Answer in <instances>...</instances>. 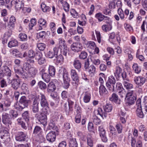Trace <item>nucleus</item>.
<instances>
[{
    "label": "nucleus",
    "instance_id": "nucleus-22",
    "mask_svg": "<svg viewBox=\"0 0 147 147\" xmlns=\"http://www.w3.org/2000/svg\"><path fill=\"white\" fill-rule=\"evenodd\" d=\"M11 32L10 30L5 33L2 38V42L3 44L7 43L8 38L11 36Z\"/></svg>",
    "mask_w": 147,
    "mask_h": 147
},
{
    "label": "nucleus",
    "instance_id": "nucleus-7",
    "mask_svg": "<svg viewBox=\"0 0 147 147\" xmlns=\"http://www.w3.org/2000/svg\"><path fill=\"white\" fill-rule=\"evenodd\" d=\"M117 5L118 6L119 5V8L117 10V13L119 15L120 18L122 20L124 19L125 18H126L129 13V11L128 9H125L124 12L122 9L120 7L122 6L121 3L120 1H118L117 3Z\"/></svg>",
    "mask_w": 147,
    "mask_h": 147
},
{
    "label": "nucleus",
    "instance_id": "nucleus-4",
    "mask_svg": "<svg viewBox=\"0 0 147 147\" xmlns=\"http://www.w3.org/2000/svg\"><path fill=\"white\" fill-rule=\"evenodd\" d=\"M74 95H71L69 96L67 99V102L69 108L65 104L64 106V109L67 115L71 114L73 111V106L74 104Z\"/></svg>",
    "mask_w": 147,
    "mask_h": 147
},
{
    "label": "nucleus",
    "instance_id": "nucleus-17",
    "mask_svg": "<svg viewBox=\"0 0 147 147\" xmlns=\"http://www.w3.org/2000/svg\"><path fill=\"white\" fill-rule=\"evenodd\" d=\"M38 104V98L36 96L34 98L33 104L31 106L32 111L34 113H36L38 112L39 111Z\"/></svg>",
    "mask_w": 147,
    "mask_h": 147
},
{
    "label": "nucleus",
    "instance_id": "nucleus-35",
    "mask_svg": "<svg viewBox=\"0 0 147 147\" xmlns=\"http://www.w3.org/2000/svg\"><path fill=\"white\" fill-rule=\"evenodd\" d=\"M73 65L75 68L79 70L81 67V64L80 61L78 59H75L73 62Z\"/></svg>",
    "mask_w": 147,
    "mask_h": 147
},
{
    "label": "nucleus",
    "instance_id": "nucleus-52",
    "mask_svg": "<svg viewBox=\"0 0 147 147\" xmlns=\"http://www.w3.org/2000/svg\"><path fill=\"white\" fill-rule=\"evenodd\" d=\"M70 147H78V144L75 139H73L70 141Z\"/></svg>",
    "mask_w": 147,
    "mask_h": 147
},
{
    "label": "nucleus",
    "instance_id": "nucleus-29",
    "mask_svg": "<svg viewBox=\"0 0 147 147\" xmlns=\"http://www.w3.org/2000/svg\"><path fill=\"white\" fill-rule=\"evenodd\" d=\"M129 81H125L123 82L124 87L128 91L134 88L133 85L129 82Z\"/></svg>",
    "mask_w": 147,
    "mask_h": 147
},
{
    "label": "nucleus",
    "instance_id": "nucleus-55",
    "mask_svg": "<svg viewBox=\"0 0 147 147\" xmlns=\"http://www.w3.org/2000/svg\"><path fill=\"white\" fill-rule=\"evenodd\" d=\"M63 9L66 12H68L69 11V5L66 2L64 1L62 3Z\"/></svg>",
    "mask_w": 147,
    "mask_h": 147
},
{
    "label": "nucleus",
    "instance_id": "nucleus-5",
    "mask_svg": "<svg viewBox=\"0 0 147 147\" xmlns=\"http://www.w3.org/2000/svg\"><path fill=\"white\" fill-rule=\"evenodd\" d=\"M29 101L25 96H22L20 99L19 103H16L15 105V108L17 110L21 111L28 107Z\"/></svg>",
    "mask_w": 147,
    "mask_h": 147
},
{
    "label": "nucleus",
    "instance_id": "nucleus-16",
    "mask_svg": "<svg viewBox=\"0 0 147 147\" xmlns=\"http://www.w3.org/2000/svg\"><path fill=\"white\" fill-rule=\"evenodd\" d=\"M58 46H56L52 50H50L47 53V56L50 58H53L55 56H57L58 53Z\"/></svg>",
    "mask_w": 147,
    "mask_h": 147
},
{
    "label": "nucleus",
    "instance_id": "nucleus-57",
    "mask_svg": "<svg viewBox=\"0 0 147 147\" xmlns=\"http://www.w3.org/2000/svg\"><path fill=\"white\" fill-rule=\"evenodd\" d=\"M20 53L19 51L17 49H15L11 52V54L13 57H18Z\"/></svg>",
    "mask_w": 147,
    "mask_h": 147
},
{
    "label": "nucleus",
    "instance_id": "nucleus-39",
    "mask_svg": "<svg viewBox=\"0 0 147 147\" xmlns=\"http://www.w3.org/2000/svg\"><path fill=\"white\" fill-rule=\"evenodd\" d=\"M45 32L44 31H42L37 33L36 37L38 39H43L45 37Z\"/></svg>",
    "mask_w": 147,
    "mask_h": 147
},
{
    "label": "nucleus",
    "instance_id": "nucleus-61",
    "mask_svg": "<svg viewBox=\"0 0 147 147\" xmlns=\"http://www.w3.org/2000/svg\"><path fill=\"white\" fill-rule=\"evenodd\" d=\"M119 95L120 96L121 98H123L124 97L126 98V93L124 89L119 90L118 92Z\"/></svg>",
    "mask_w": 147,
    "mask_h": 147
},
{
    "label": "nucleus",
    "instance_id": "nucleus-32",
    "mask_svg": "<svg viewBox=\"0 0 147 147\" xmlns=\"http://www.w3.org/2000/svg\"><path fill=\"white\" fill-rule=\"evenodd\" d=\"M86 47L88 49H94L96 46L95 43L94 42L89 41L87 42L86 44Z\"/></svg>",
    "mask_w": 147,
    "mask_h": 147
},
{
    "label": "nucleus",
    "instance_id": "nucleus-18",
    "mask_svg": "<svg viewBox=\"0 0 147 147\" xmlns=\"http://www.w3.org/2000/svg\"><path fill=\"white\" fill-rule=\"evenodd\" d=\"M116 80L113 76H111L109 77L108 80L106 83V86L109 90L112 89L111 84H115L116 83Z\"/></svg>",
    "mask_w": 147,
    "mask_h": 147
},
{
    "label": "nucleus",
    "instance_id": "nucleus-63",
    "mask_svg": "<svg viewBox=\"0 0 147 147\" xmlns=\"http://www.w3.org/2000/svg\"><path fill=\"white\" fill-rule=\"evenodd\" d=\"M122 77L123 81V82L125 81H129V80L127 77V74L126 72L123 71L121 74Z\"/></svg>",
    "mask_w": 147,
    "mask_h": 147
},
{
    "label": "nucleus",
    "instance_id": "nucleus-50",
    "mask_svg": "<svg viewBox=\"0 0 147 147\" xmlns=\"http://www.w3.org/2000/svg\"><path fill=\"white\" fill-rule=\"evenodd\" d=\"M87 145L90 147H92L93 145V140L92 139V137L90 136L87 137Z\"/></svg>",
    "mask_w": 147,
    "mask_h": 147
},
{
    "label": "nucleus",
    "instance_id": "nucleus-6",
    "mask_svg": "<svg viewBox=\"0 0 147 147\" xmlns=\"http://www.w3.org/2000/svg\"><path fill=\"white\" fill-rule=\"evenodd\" d=\"M46 113H37L35 115V118L38 121L40 124L45 126L47 125V117Z\"/></svg>",
    "mask_w": 147,
    "mask_h": 147
},
{
    "label": "nucleus",
    "instance_id": "nucleus-31",
    "mask_svg": "<svg viewBox=\"0 0 147 147\" xmlns=\"http://www.w3.org/2000/svg\"><path fill=\"white\" fill-rule=\"evenodd\" d=\"M48 72L51 76L53 77L55 73V68L53 66L49 65L48 68Z\"/></svg>",
    "mask_w": 147,
    "mask_h": 147
},
{
    "label": "nucleus",
    "instance_id": "nucleus-14",
    "mask_svg": "<svg viewBox=\"0 0 147 147\" xmlns=\"http://www.w3.org/2000/svg\"><path fill=\"white\" fill-rule=\"evenodd\" d=\"M26 137V134L22 131L17 132L15 135V138L16 141L19 142L25 141Z\"/></svg>",
    "mask_w": 147,
    "mask_h": 147
},
{
    "label": "nucleus",
    "instance_id": "nucleus-13",
    "mask_svg": "<svg viewBox=\"0 0 147 147\" xmlns=\"http://www.w3.org/2000/svg\"><path fill=\"white\" fill-rule=\"evenodd\" d=\"M134 81L136 85L141 86L145 83L146 80L145 78L141 76H135L134 78Z\"/></svg>",
    "mask_w": 147,
    "mask_h": 147
},
{
    "label": "nucleus",
    "instance_id": "nucleus-12",
    "mask_svg": "<svg viewBox=\"0 0 147 147\" xmlns=\"http://www.w3.org/2000/svg\"><path fill=\"white\" fill-rule=\"evenodd\" d=\"M70 48L72 51L78 53L82 51L83 47L82 44L80 42H74L71 45Z\"/></svg>",
    "mask_w": 147,
    "mask_h": 147
},
{
    "label": "nucleus",
    "instance_id": "nucleus-59",
    "mask_svg": "<svg viewBox=\"0 0 147 147\" xmlns=\"http://www.w3.org/2000/svg\"><path fill=\"white\" fill-rule=\"evenodd\" d=\"M56 126L53 120H51L49 123V129H53L55 130L56 129Z\"/></svg>",
    "mask_w": 147,
    "mask_h": 147
},
{
    "label": "nucleus",
    "instance_id": "nucleus-37",
    "mask_svg": "<svg viewBox=\"0 0 147 147\" xmlns=\"http://www.w3.org/2000/svg\"><path fill=\"white\" fill-rule=\"evenodd\" d=\"M18 41L15 39L9 41L8 44V46L9 48L16 47L18 46Z\"/></svg>",
    "mask_w": 147,
    "mask_h": 147
},
{
    "label": "nucleus",
    "instance_id": "nucleus-15",
    "mask_svg": "<svg viewBox=\"0 0 147 147\" xmlns=\"http://www.w3.org/2000/svg\"><path fill=\"white\" fill-rule=\"evenodd\" d=\"M21 80L18 78H13L11 81V87L14 90H17L20 84Z\"/></svg>",
    "mask_w": 147,
    "mask_h": 147
},
{
    "label": "nucleus",
    "instance_id": "nucleus-49",
    "mask_svg": "<svg viewBox=\"0 0 147 147\" xmlns=\"http://www.w3.org/2000/svg\"><path fill=\"white\" fill-rule=\"evenodd\" d=\"M38 86L42 90H44L46 88L47 86L45 83L42 81L38 82Z\"/></svg>",
    "mask_w": 147,
    "mask_h": 147
},
{
    "label": "nucleus",
    "instance_id": "nucleus-56",
    "mask_svg": "<svg viewBox=\"0 0 147 147\" xmlns=\"http://www.w3.org/2000/svg\"><path fill=\"white\" fill-rule=\"evenodd\" d=\"M38 23L39 25L42 26L43 28H45L46 26V22L44 19L42 18L39 19L38 21Z\"/></svg>",
    "mask_w": 147,
    "mask_h": 147
},
{
    "label": "nucleus",
    "instance_id": "nucleus-45",
    "mask_svg": "<svg viewBox=\"0 0 147 147\" xmlns=\"http://www.w3.org/2000/svg\"><path fill=\"white\" fill-rule=\"evenodd\" d=\"M50 76V75L49 76L48 74L46 73H44L43 75L42 74V78L45 82H48L50 80L51 78Z\"/></svg>",
    "mask_w": 147,
    "mask_h": 147
},
{
    "label": "nucleus",
    "instance_id": "nucleus-27",
    "mask_svg": "<svg viewBox=\"0 0 147 147\" xmlns=\"http://www.w3.org/2000/svg\"><path fill=\"white\" fill-rule=\"evenodd\" d=\"M99 92L100 95H105L108 93V92L103 85H100L99 88Z\"/></svg>",
    "mask_w": 147,
    "mask_h": 147
},
{
    "label": "nucleus",
    "instance_id": "nucleus-19",
    "mask_svg": "<svg viewBox=\"0 0 147 147\" xmlns=\"http://www.w3.org/2000/svg\"><path fill=\"white\" fill-rule=\"evenodd\" d=\"M109 100L116 104L119 105L120 104L121 100L118 98L117 94L115 93H113L109 98Z\"/></svg>",
    "mask_w": 147,
    "mask_h": 147
},
{
    "label": "nucleus",
    "instance_id": "nucleus-60",
    "mask_svg": "<svg viewBox=\"0 0 147 147\" xmlns=\"http://www.w3.org/2000/svg\"><path fill=\"white\" fill-rule=\"evenodd\" d=\"M69 96L67 92L66 91H63L61 93V96L62 98L64 100H65L67 98H68L69 97Z\"/></svg>",
    "mask_w": 147,
    "mask_h": 147
},
{
    "label": "nucleus",
    "instance_id": "nucleus-8",
    "mask_svg": "<svg viewBox=\"0 0 147 147\" xmlns=\"http://www.w3.org/2000/svg\"><path fill=\"white\" fill-rule=\"evenodd\" d=\"M59 46H58V49H59L60 50L61 54L66 57L68 51V48L66 45L64 40H63L61 38H59Z\"/></svg>",
    "mask_w": 147,
    "mask_h": 147
},
{
    "label": "nucleus",
    "instance_id": "nucleus-1",
    "mask_svg": "<svg viewBox=\"0 0 147 147\" xmlns=\"http://www.w3.org/2000/svg\"><path fill=\"white\" fill-rule=\"evenodd\" d=\"M9 113V114L5 112H3L2 115V122L8 129H10L11 127V125L12 123L11 120L12 117H16L18 115L17 113L13 110H10Z\"/></svg>",
    "mask_w": 147,
    "mask_h": 147
},
{
    "label": "nucleus",
    "instance_id": "nucleus-42",
    "mask_svg": "<svg viewBox=\"0 0 147 147\" xmlns=\"http://www.w3.org/2000/svg\"><path fill=\"white\" fill-rule=\"evenodd\" d=\"M136 113L137 116L140 118H143L144 117V114L142 111V108H137Z\"/></svg>",
    "mask_w": 147,
    "mask_h": 147
},
{
    "label": "nucleus",
    "instance_id": "nucleus-48",
    "mask_svg": "<svg viewBox=\"0 0 147 147\" xmlns=\"http://www.w3.org/2000/svg\"><path fill=\"white\" fill-rule=\"evenodd\" d=\"M132 67L136 73L138 74L141 71L140 68L138 66L137 64L134 63Z\"/></svg>",
    "mask_w": 147,
    "mask_h": 147
},
{
    "label": "nucleus",
    "instance_id": "nucleus-10",
    "mask_svg": "<svg viewBox=\"0 0 147 147\" xmlns=\"http://www.w3.org/2000/svg\"><path fill=\"white\" fill-rule=\"evenodd\" d=\"M11 3L14 6L17 11L20 10L24 6L23 0H13L11 1Z\"/></svg>",
    "mask_w": 147,
    "mask_h": 147
},
{
    "label": "nucleus",
    "instance_id": "nucleus-28",
    "mask_svg": "<svg viewBox=\"0 0 147 147\" xmlns=\"http://www.w3.org/2000/svg\"><path fill=\"white\" fill-rule=\"evenodd\" d=\"M90 98L91 95L89 92H86L84 94L83 100L85 103H87L89 102Z\"/></svg>",
    "mask_w": 147,
    "mask_h": 147
},
{
    "label": "nucleus",
    "instance_id": "nucleus-21",
    "mask_svg": "<svg viewBox=\"0 0 147 147\" xmlns=\"http://www.w3.org/2000/svg\"><path fill=\"white\" fill-rule=\"evenodd\" d=\"M58 74L59 76H62L63 78L68 76V73L66 70L63 67H61L59 68Z\"/></svg>",
    "mask_w": 147,
    "mask_h": 147
},
{
    "label": "nucleus",
    "instance_id": "nucleus-64",
    "mask_svg": "<svg viewBox=\"0 0 147 147\" xmlns=\"http://www.w3.org/2000/svg\"><path fill=\"white\" fill-rule=\"evenodd\" d=\"M19 37L21 40L22 41H25L27 40V36L24 33H20L19 35Z\"/></svg>",
    "mask_w": 147,
    "mask_h": 147
},
{
    "label": "nucleus",
    "instance_id": "nucleus-23",
    "mask_svg": "<svg viewBox=\"0 0 147 147\" xmlns=\"http://www.w3.org/2000/svg\"><path fill=\"white\" fill-rule=\"evenodd\" d=\"M127 99L126 102V105L129 106L134 104L136 99V96L127 98Z\"/></svg>",
    "mask_w": 147,
    "mask_h": 147
},
{
    "label": "nucleus",
    "instance_id": "nucleus-46",
    "mask_svg": "<svg viewBox=\"0 0 147 147\" xmlns=\"http://www.w3.org/2000/svg\"><path fill=\"white\" fill-rule=\"evenodd\" d=\"M96 68L93 65H91L87 69V70L90 74H94L95 72Z\"/></svg>",
    "mask_w": 147,
    "mask_h": 147
},
{
    "label": "nucleus",
    "instance_id": "nucleus-33",
    "mask_svg": "<svg viewBox=\"0 0 147 147\" xmlns=\"http://www.w3.org/2000/svg\"><path fill=\"white\" fill-rule=\"evenodd\" d=\"M122 69L119 66L116 67L115 69L114 74L116 77L119 78L120 76V74L122 73Z\"/></svg>",
    "mask_w": 147,
    "mask_h": 147
},
{
    "label": "nucleus",
    "instance_id": "nucleus-54",
    "mask_svg": "<svg viewBox=\"0 0 147 147\" xmlns=\"http://www.w3.org/2000/svg\"><path fill=\"white\" fill-rule=\"evenodd\" d=\"M93 121L96 125H99L101 123L100 120L96 116H93L92 117Z\"/></svg>",
    "mask_w": 147,
    "mask_h": 147
},
{
    "label": "nucleus",
    "instance_id": "nucleus-41",
    "mask_svg": "<svg viewBox=\"0 0 147 147\" xmlns=\"http://www.w3.org/2000/svg\"><path fill=\"white\" fill-rule=\"evenodd\" d=\"M104 17V15L100 12L96 13L95 15V17L99 22H101L103 20Z\"/></svg>",
    "mask_w": 147,
    "mask_h": 147
},
{
    "label": "nucleus",
    "instance_id": "nucleus-11",
    "mask_svg": "<svg viewBox=\"0 0 147 147\" xmlns=\"http://www.w3.org/2000/svg\"><path fill=\"white\" fill-rule=\"evenodd\" d=\"M70 74L73 81V84L76 87H77L79 82V77L76 71L73 69L71 70Z\"/></svg>",
    "mask_w": 147,
    "mask_h": 147
},
{
    "label": "nucleus",
    "instance_id": "nucleus-47",
    "mask_svg": "<svg viewBox=\"0 0 147 147\" xmlns=\"http://www.w3.org/2000/svg\"><path fill=\"white\" fill-rule=\"evenodd\" d=\"M41 7L42 11L44 12L49 11L51 9L49 7L46 6L44 3H41Z\"/></svg>",
    "mask_w": 147,
    "mask_h": 147
},
{
    "label": "nucleus",
    "instance_id": "nucleus-2",
    "mask_svg": "<svg viewBox=\"0 0 147 147\" xmlns=\"http://www.w3.org/2000/svg\"><path fill=\"white\" fill-rule=\"evenodd\" d=\"M37 97L38 100L40 98L41 106L42 107H45L44 112L47 114H49L50 113L49 105L45 95L43 94L40 93V95Z\"/></svg>",
    "mask_w": 147,
    "mask_h": 147
},
{
    "label": "nucleus",
    "instance_id": "nucleus-24",
    "mask_svg": "<svg viewBox=\"0 0 147 147\" xmlns=\"http://www.w3.org/2000/svg\"><path fill=\"white\" fill-rule=\"evenodd\" d=\"M90 59L92 63L96 65H98L100 63V61L95 54H92L91 56Z\"/></svg>",
    "mask_w": 147,
    "mask_h": 147
},
{
    "label": "nucleus",
    "instance_id": "nucleus-58",
    "mask_svg": "<svg viewBox=\"0 0 147 147\" xmlns=\"http://www.w3.org/2000/svg\"><path fill=\"white\" fill-rule=\"evenodd\" d=\"M15 21L16 19L15 17L13 16H11L10 18L9 25L13 27L14 26Z\"/></svg>",
    "mask_w": 147,
    "mask_h": 147
},
{
    "label": "nucleus",
    "instance_id": "nucleus-62",
    "mask_svg": "<svg viewBox=\"0 0 147 147\" xmlns=\"http://www.w3.org/2000/svg\"><path fill=\"white\" fill-rule=\"evenodd\" d=\"M87 53L84 51H82L79 56V58L81 59H84L87 56Z\"/></svg>",
    "mask_w": 147,
    "mask_h": 147
},
{
    "label": "nucleus",
    "instance_id": "nucleus-36",
    "mask_svg": "<svg viewBox=\"0 0 147 147\" xmlns=\"http://www.w3.org/2000/svg\"><path fill=\"white\" fill-rule=\"evenodd\" d=\"M55 89L56 87L53 82H51L49 83L47 87V90L48 92H53L55 90Z\"/></svg>",
    "mask_w": 147,
    "mask_h": 147
},
{
    "label": "nucleus",
    "instance_id": "nucleus-43",
    "mask_svg": "<svg viewBox=\"0 0 147 147\" xmlns=\"http://www.w3.org/2000/svg\"><path fill=\"white\" fill-rule=\"evenodd\" d=\"M56 62L57 63H62L64 61V58L61 54H60L58 56H56Z\"/></svg>",
    "mask_w": 147,
    "mask_h": 147
},
{
    "label": "nucleus",
    "instance_id": "nucleus-3",
    "mask_svg": "<svg viewBox=\"0 0 147 147\" xmlns=\"http://www.w3.org/2000/svg\"><path fill=\"white\" fill-rule=\"evenodd\" d=\"M23 69L27 71L30 77H35L38 72L37 69L35 67H31L28 62L24 63Z\"/></svg>",
    "mask_w": 147,
    "mask_h": 147
},
{
    "label": "nucleus",
    "instance_id": "nucleus-51",
    "mask_svg": "<svg viewBox=\"0 0 147 147\" xmlns=\"http://www.w3.org/2000/svg\"><path fill=\"white\" fill-rule=\"evenodd\" d=\"M136 96V92L134 90H129L128 91L127 93L126 98L133 97V96Z\"/></svg>",
    "mask_w": 147,
    "mask_h": 147
},
{
    "label": "nucleus",
    "instance_id": "nucleus-20",
    "mask_svg": "<svg viewBox=\"0 0 147 147\" xmlns=\"http://www.w3.org/2000/svg\"><path fill=\"white\" fill-rule=\"evenodd\" d=\"M56 138V135L54 131H51L47 134L46 136L47 140L50 142L55 141Z\"/></svg>",
    "mask_w": 147,
    "mask_h": 147
},
{
    "label": "nucleus",
    "instance_id": "nucleus-25",
    "mask_svg": "<svg viewBox=\"0 0 147 147\" xmlns=\"http://www.w3.org/2000/svg\"><path fill=\"white\" fill-rule=\"evenodd\" d=\"M63 87L65 89H67L69 88V82L70 81V78L68 76L63 78Z\"/></svg>",
    "mask_w": 147,
    "mask_h": 147
},
{
    "label": "nucleus",
    "instance_id": "nucleus-38",
    "mask_svg": "<svg viewBox=\"0 0 147 147\" xmlns=\"http://www.w3.org/2000/svg\"><path fill=\"white\" fill-rule=\"evenodd\" d=\"M22 117L26 122H28L29 121L30 119V116L28 111H26L24 112L22 114Z\"/></svg>",
    "mask_w": 147,
    "mask_h": 147
},
{
    "label": "nucleus",
    "instance_id": "nucleus-26",
    "mask_svg": "<svg viewBox=\"0 0 147 147\" xmlns=\"http://www.w3.org/2000/svg\"><path fill=\"white\" fill-rule=\"evenodd\" d=\"M2 70L3 73L6 76L8 77L11 76V70L7 66H4Z\"/></svg>",
    "mask_w": 147,
    "mask_h": 147
},
{
    "label": "nucleus",
    "instance_id": "nucleus-53",
    "mask_svg": "<svg viewBox=\"0 0 147 147\" xmlns=\"http://www.w3.org/2000/svg\"><path fill=\"white\" fill-rule=\"evenodd\" d=\"M36 24V20L35 18L32 19L30 21V23L29 25V29L31 30L32 27Z\"/></svg>",
    "mask_w": 147,
    "mask_h": 147
},
{
    "label": "nucleus",
    "instance_id": "nucleus-44",
    "mask_svg": "<svg viewBox=\"0 0 147 147\" xmlns=\"http://www.w3.org/2000/svg\"><path fill=\"white\" fill-rule=\"evenodd\" d=\"M95 31L98 42L99 43H101V44H102L103 42V40L101 39L100 32L96 30H95Z\"/></svg>",
    "mask_w": 147,
    "mask_h": 147
},
{
    "label": "nucleus",
    "instance_id": "nucleus-9",
    "mask_svg": "<svg viewBox=\"0 0 147 147\" xmlns=\"http://www.w3.org/2000/svg\"><path fill=\"white\" fill-rule=\"evenodd\" d=\"M14 70L15 74V76L17 78L20 79V78H21L26 79L28 77L27 73L23 70L21 71L15 67H14Z\"/></svg>",
    "mask_w": 147,
    "mask_h": 147
},
{
    "label": "nucleus",
    "instance_id": "nucleus-30",
    "mask_svg": "<svg viewBox=\"0 0 147 147\" xmlns=\"http://www.w3.org/2000/svg\"><path fill=\"white\" fill-rule=\"evenodd\" d=\"M38 140L37 142H36L34 140L33 142V146L34 147H40V146L38 145V144L40 142H42L44 140V138L42 136H40L37 138Z\"/></svg>",
    "mask_w": 147,
    "mask_h": 147
},
{
    "label": "nucleus",
    "instance_id": "nucleus-40",
    "mask_svg": "<svg viewBox=\"0 0 147 147\" xmlns=\"http://www.w3.org/2000/svg\"><path fill=\"white\" fill-rule=\"evenodd\" d=\"M36 46L38 49L41 51H44L46 47V45L43 43H37Z\"/></svg>",
    "mask_w": 147,
    "mask_h": 147
},
{
    "label": "nucleus",
    "instance_id": "nucleus-34",
    "mask_svg": "<svg viewBox=\"0 0 147 147\" xmlns=\"http://www.w3.org/2000/svg\"><path fill=\"white\" fill-rule=\"evenodd\" d=\"M104 111L106 112H110L112 110V105L110 103H107L103 107Z\"/></svg>",
    "mask_w": 147,
    "mask_h": 147
}]
</instances>
